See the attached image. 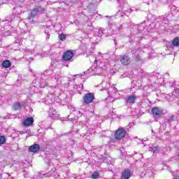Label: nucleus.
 Here are the masks:
<instances>
[{
    "label": "nucleus",
    "mask_w": 179,
    "mask_h": 179,
    "mask_svg": "<svg viewBox=\"0 0 179 179\" xmlns=\"http://www.w3.org/2000/svg\"><path fill=\"white\" fill-rule=\"evenodd\" d=\"M44 8L39 6L37 8H34L31 11V13L29 16V20L30 22H33V19H34V17H36V16H37L38 15V13H43L44 12Z\"/></svg>",
    "instance_id": "1"
},
{
    "label": "nucleus",
    "mask_w": 179,
    "mask_h": 179,
    "mask_svg": "<svg viewBox=\"0 0 179 179\" xmlns=\"http://www.w3.org/2000/svg\"><path fill=\"white\" fill-rule=\"evenodd\" d=\"M65 79V77L62 76H59V74L55 75L54 78L50 80V87H55V85H61L62 83V80Z\"/></svg>",
    "instance_id": "2"
},
{
    "label": "nucleus",
    "mask_w": 179,
    "mask_h": 179,
    "mask_svg": "<svg viewBox=\"0 0 179 179\" xmlns=\"http://www.w3.org/2000/svg\"><path fill=\"white\" fill-rule=\"evenodd\" d=\"M127 131L124 129H119L115 131V138L119 140L122 139L125 137Z\"/></svg>",
    "instance_id": "3"
},
{
    "label": "nucleus",
    "mask_w": 179,
    "mask_h": 179,
    "mask_svg": "<svg viewBox=\"0 0 179 179\" xmlns=\"http://www.w3.org/2000/svg\"><path fill=\"white\" fill-rule=\"evenodd\" d=\"M83 100L85 104H90V103H93V101L94 100V94H93L92 93L86 94L83 97Z\"/></svg>",
    "instance_id": "4"
},
{
    "label": "nucleus",
    "mask_w": 179,
    "mask_h": 179,
    "mask_svg": "<svg viewBox=\"0 0 179 179\" xmlns=\"http://www.w3.org/2000/svg\"><path fill=\"white\" fill-rule=\"evenodd\" d=\"M120 61L122 65H129V64H131V58L127 55L120 56Z\"/></svg>",
    "instance_id": "5"
},
{
    "label": "nucleus",
    "mask_w": 179,
    "mask_h": 179,
    "mask_svg": "<svg viewBox=\"0 0 179 179\" xmlns=\"http://www.w3.org/2000/svg\"><path fill=\"white\" fill-rule=\"evenodd\" d=\"M151 111L152 113V115H154L155 118H159V117L163 114V110L159 107L152 108Z\"/></svg>",
    "instance_id": "6"
},
{
    "label": "nucleus",
    "mask_w": 179,
    "mask_h": 179,
    "mask_svg": "<svg viewBox=\"0 0 179 179\" xmlns=\"http://www.w3.org/2000/svg\"><path fill=\"white\" fill-rule=\"evenodd\" d=\"M73 52H72V50H68L64 52L63 59L64 61H71V59L73 58Z\"/></svg>",
    "instance_id": "7"
},
{
    "label": "nucleus",
    "mask_w": 179,
    "mask_h": 179,
    "mask_svg": "<svg viewBox=\"0 0 179 179\" xmlns=\"http://www.w3.org/2000/svg\"><path fill=\"white\" fill-rule=\"evenodd\" d=\"M49 117L52 120L58 119V115L57 114V110H55L54 108H50Z\"/></svg>",
    "instance_id": "8"
},
{
    "label": "nucleus",
    "mask_w": 179,
    "mask_h": 179,
    "mask_svg": "<svg viewBox=\"0 0 179 179\" xmlns=\"http://www.w3.org/2000/svg\"><path fill=\"white\" fill-rule=\"evenodd\" d=\"M40 150V145L34 144L29 148V151L31 153H37Z\"/></svg>",
    "instance_id": "9"
},
{
    "label": "nucleus",
    "mask_w": 179,
    "mask_h": 179,
    "mask_svg": "<svg viewBox=\"0 0 179 179\" xmlns=\"http://www.w3.org/2000/svg\"><path fill=\"white\" fill-rule=\"evenodd\" d=\"M34 122V119L33 117H27L23 122L24 127H30Z\"/></svg>",
    "instance_id": "10"
},
{
    "label": "nucleus",
    "mask_w": 179,
    "mask_h": 179,
    "mask_svg": "<svg viewBox=\"0 0 179 179\" xmlns=\"http://www.w3.org/2000/svg\"><path fill=\"white\" fill-rule=\"evenodd\" d=\"M131 177V171L128 169H125L122 173V179H129Z\"/></svg>",
    "instance_id": "11"
},
{
    "label": "nucleus",
    "mask_w": 179,
    "mask_h": 179,
    "mask_svg": "<svg viewBox=\"0 0 179 179\" xmlns=\"http://www.w3.org/2000/svg\"><path fill=\"white\" fill-rule=\"evenodd\" d=\"M127 103L129 104H135V101H136V96H128L127 99Z\"/></svg>",
    "instance_id": "12"
},
{
    "label": "nucleus",
    "mask_w": 179,
    "mask_h": 179,
    "mask_svg": "<svg viewBox=\"0 0 179 179\" xmlns=\"http://www.w3.org/2000/svg\"><path fill=\"white\" fill-rule=\"evenodd\" d=\"M10 65H12V64L10 63V61H9V60H5L2 63L3 68H6V69L10 68Z\"/></svg>",
    "instance_id": "13"
},
{
    "label": "nucleus",
    "mask_w": 179,
    "mask_h": 179,
    "mask_svg": "<svg viewBox=\"0 0 179 179\" xmlns=\"http://www.w3.org/2000/svg\"><path fill=\"white\" fill-rule=\"evenodd\" d=\"M172 44L173 47H178L179 45V37H176L172 41Z\"/></svg>",
    "instance_id": "14"
},
{
    "label": "nucleus",
    "mask_w": 179,
    "mask_h": 179,
    "mask_svg": "<svg viewBox=\"0 0 179 179\" xmlns=\"http://www.w3.org/2000/svg\"><path fill=\"white\" fill-rule=\"evenodd\" d=\"M50 31H51V29L50 27H46L45 30V34H46V40L50 39Z\"/></svg>",
    "instance_id": "15"
},
{
    "label": "nucleus",
    "mask_w": 179,
    "mask_h": 179,
    "mask_svg": "<svg viewBox=\"0 0 179 179\" xmlns=\"http://www.w3.org/2000/svg\"><path fill=\"white\" fill-rule=\"evenodd\" d=\"M20 108H22V104L20 103H14L13 110H20Z\"/></svg>",
    "instance_id": "16"
},
{
    "label": "nucleus",
    "mask_w": 179,
    "mask_h": 179,
    "mask_svg": "<svg viewBox=\"0 0 179 179\" xmlns=\"http://www.w3.org/2000/svg\"><path fill=\"white\" fill-rule=\"evenodd\" d=\"M49 86H50V84H48V83L47 82L42 81L40 83V87L42 88L48 87Z\"/></svg>",
    "instance_id": "17"
},
{
    "label": "nucleus",
    "mask_w": 179,
    "mask_h": 179,
    "mask_svg": "<svg viewBox=\"0 0 179 179\" xmlns=\"http://www.w3.org/2000/svg\"><path fill=\"white\" fill-rule=\"evenodd\" d=\"M99 177H100V173L97 171L94 172L92 175V178L93 179H97V178H99Z\"/></svg>",
    "instance_id": "18"
},
{
    "label": "nucleus",
    "mask_w": 179,
    "mask_h": 179,
    "mask_svg": "<svg viewBox=\"0 0 179 179\" xmlns=\"http://www.w3.org/2000/svg\"><path fill=\"white\" fill-rule=\"evenodd\" d=\"M59 38L61 40V41H65V40H66V35L64 34H61L59 35Z\"/></svg>",
    "instance_id": "19"
},
{
    "label": "nucleus",
    "mask_w": 179,
    "mask_h": 179,
    "mask_svg": "<svg viewBox=\"0 0 179 179\" xmlns=\"http://www.w3.org/2000/svg\"><path fill=\"white\" fill-rule=\"evenodd\" d=\"M157 150H159V148L157 147H150V152H154V153H157Z\"/></svg>",
    "instance_id": "20"
},
{
    "label": "nucleus",
    "mask_w": 179,
    "mask_h": 179,
    "mask_svg": "<svg viewBox=\"0 0 179 179\" xmlns=\"http://www.w3.org/2000/svg\"><path fill=\"white\" fill-rule=\"evenodd\" d=\"M5 143V137L3 136H0V145H3Z\"/></svg>",
    "instance_id": "21"
},
{
    "label": "nucleus",
    "mask_w": 179,
    "mask_h": 179,
    "mask_svg": "<svg viewBox=\"0 0 179 179\" xmlns=\"http://www.w3.org/2000/svg\"><path fill=\"white\" fill-rule=\"evenodd\" d=\"M135 59H136V61H137L138 62H139V61H141V56L137 55L135 57Z\"/></svg>",
    "instance_id": "22"
},
{
    "label": "nucleus",
    "mask_w": 179,
    "mask_h": 179,
    "mask_svg": "<svg viewBox=\"0 0 179 179\" xmlns=\"http://www.w3.org/2000/svg\"><path fill=\"white\" fill-rule=\"evenodd\" d=\"M79 87H80V90H83V84H80L79 85Z\"/></svg>",
    "instance_id": "23"
},
{
    "label": "nucleus",
    "mask_w": 179,
    "mask_h": 179,
    "mask_svg": "<svg viewBox=\"0 0 179 179\" xmlns=\"http://www.w3.org/2000/svg\"><path fill=\"white\" fill-rule=\"evenodd\" d=\"M175 179H179V176H176L175 177Z\"/></svg>",
    "instance_id": "24"
},
{
    "label": "nucleus",
    "mask_w": 179,
    "mask_h": 179,
    "mask_svg": "<svg viewBox=\"0 0 179 179\" xmlns=\"http://www.w3.org/2000/svg\"><path fill=\"white\" fill-rule=\"evenodd\" d=\"M99 55H101V53L99 52Z\"/></svg>",
    "instance_id": "25"
},
{
    "label": "nucleus",
    "mask_w": 179,
    "mask_h": 179,
    "mask_svg": "<svg viewBox=\"0 0 179 179\" xmlns=\"http://www.w3.org/2000/svg\"><path fill=\"white\" fill-rule=\"evenodd\" d=\"M79 76V75H76V76Z\"/></svg>",
    "instance_id": "26"
}]
</instances>
